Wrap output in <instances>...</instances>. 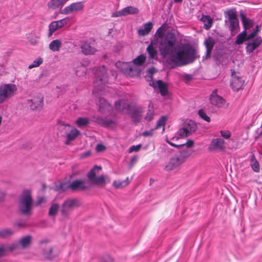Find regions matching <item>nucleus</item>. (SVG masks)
<instances>
[{
  "instance_id": "nucleus-1",
  "label": "nucleus",
  "mask_w": 262,
  "mask_h": 262,
  "mask_svg": "<svg viewBox=\"0 0 262 262\" xmlns=\"http://www.w3.org/2000/svg\"><path fill=\"white\" fill-rule=\"evenodd\" d=\"M176 42L174 34L167 32V25L163 24L156 31L154 40L146 48L149 60L158 58V51L155 45L158 44L161 55H169V60L172 64L181 67L192 62L196 58L194 49L188 43H180L176 46Z\"/></svg>"
},
{
  "instance_id": "nucleus-2",
  "label": "nucleus",
  "mask_w": 262,
  "mask_h": 262,
  "mask_svg": "<svg viewBox=\"0 0 262 262\" xmlns=\"http://www.w3.org/2000/svg\"><path fill=\"white\" fill-rule=\"evenodd\" d=\"M146 59V56L141 54L137 56L132 62L118 61L115 66L117 69L121 71L124 74L134 77L138 76L140 74L141 66Z\"/></svg>"
},
{
  "instance_id": "nucleus-3",
  "label": "nucleus",
  "mask_w": 262,
  "mask_h": 262,
  "mask_svg": "<svg viewBox=\"0 0 262 262\" xmlns=\"http://www.w3.org/2000/svg\"><path fill=\"white\" fill-rule=\"evenodd\" d=\"M108 82L106 68L104 66L99 67L95 70V81L93 93L96 95L99 92L102 94L105 89L104 85Z\"/></svg>"
},
{
  "instance_id": "nucleus-4",
  "label": "nucleus",
  "mask_w": 262,
  "mask_h": 262,
  "mask_svg": "<svg viewBox=\"0 0 262 262\" xmlns=\"http://www.w3.org/2000/svg\"><path fill=\"white\" fill-rule=\"evenodd\" d=\"M32 204L33 202L30 191L25 190L19 199L18 207L20 211L24 214H31Z\"/></svg>"
},
{
  "instance_id": "nucleus-5",
  "label": "nucleus",
  "mask_w": 262,
  "mask_h": 262,
  "mask_svg": "<svg viewBox=\"0 0 262 262\" xmlns=\"http://www.w3.org/2000/svg\"><path fill=\"white\" fill-rule=\"evenodd\" d=\"M225 22L232 36L235 35L239 31V21L237 18L236 12L233 10H229L225 12Z\"/></svg>"
},
{
  "instance_id": "nucleus-6",
  "label": "nucleus",
  "mask_w": 262,
  "mask_h": 262,
  "mask_svg": "<svg viewBox=\"0 0 262 262\" xmlns=\"http://www.w3.org/2000/svg\"><path fill=\"white\" fill-rule=\"evenodd\" d=\"M59 130L62 136L66 138L65 143L69 145L77 138L80 135V132L74 126L64 123H61L59 126Z\"/></svg>"
},
{
  "instance_id": "nucleus-7",
  "label": "nucleus",
  "mask_w": 262,
  "mask_h": 262,
  "mask_svg": "<svg viewBox=\"0 0 262 262\" xmlns=\"http://www.w3.org/2000/svg\"><path fill=\"white\" fill-rule=\"evenodd\" d=\"M166 141L172 146L178 147H182L184 148V149H183L182 150H180L179 152L177 154V155L179 156L184 162H185V160L189 156H190L193 152V150L190 148V147L193 146L194 144V142L192 140H189L185 143L179 144H174L169 141L168 139L166 140Z\"/></svg>"
},
{
  "instance_id": "nucleus-8",
  "label": "nucleus",
  "mask_w": 262,
  "mask_h": 262,
  "mask_svg": "<svg viewBox=\"0 0 262 262\" xmlns=\"http://www.w3.org/2000/svg\"><path fill=\"white\" fill-rule=\"evenodd\" d=\"M80 205V202L76 199H68L66 200L62 204L61 213L62 216H68L73 209L78 207Z\"/></svg>"
},
{
  "instance_id": "nucleus-9",
  "label": "nucleus",
  "mask_w": 262,
  "mask_h": 262,
  "mask_svg": "<svg viewBox=\"0 0 262 262\" xmlns=\"http://www.w3.org/2000/svg\"><path fill=\"white\" fill-rule=\"evenodd\" d=\"M196 128V124L193 121L187 120L184 122L183 127L178 130V134L180 137H186L194 133Z\"/></svg>"
},
{
  "instance_id": "nucleus-10",
  "label": "nucleus",
  "mask_w": 262,
  "mask_h": 262,
  "mask_svg": "<svg viewBox=\"0 0 262 262\" xmlns=\"http://www.w3.org/2000/svg\"><path fill=\"white\" fill-rule=\"evenodd\" d=\"M48 239H43L39 241L40 252L42 256L47 259H52L53 258V248L52 246L47 245L49 243Z\"/></svg>"
},
{
  "instance_id": "nucleus-11",
  "label": "nucleus",
  "mask_w": 262,
  "mask_h": 262,
  "mask_svg": "<svg viewBox=\"0 0 262 262\" xmlns=\"http://www.w3.org/2000/svg\"><path fill=\"white\" fill-rule=\"evenodd\" d=\"M69 17H66L60 20L52 21L49 26V36H51L56 30L62 28L69 22Z\"/></svg>"
},
{
  "instance_id": "nucleus-12",
  "label": "nucleus",
  "mask_w": 262,
  "mask_h": 262,
  "mask_svg": "<svg viewBox=\"0 0 262 262\" xmlns=\"http://www.w3.org/2000/svg\"><path fill=\"white\" fill-rule=\"evenodd\" d=\"M31 241V236L26 235L20 238L17 242L11 244L10 246H14V250L16 249H26L30 246Z\"/></svg>"
},
{
  "instance_id": "nucleus-13",
  "label": "nucleus",
  "mask_w": 262,
  "mask_h": 262,
  "mask_svg": "<svg viewBox=\"0 0 262 262\" xmlns=\"http://www.w3.org/2000/svg\"><path fill=\"white\" fill-rule=\"evenodd\" d=\"M184 162L177 154L174 155L170 159L168 163L166 165L167 170H172L178 168Z\"/></svg>"
},
{
  "instance_id": "nucleus-14",
  "label": "nucleus",
  "mask_w": 262,
  "mask_h": 262,
  "mask_svg": "<svg viewBox=\"0 0 262 262\" xmlns=\"http://www.w3.org/2000/svg\"><path fill=\"white\" fill-rule=\"evenodd\" d=\"M225 142L224 139L217 138L212 139L209 145L208 149L210 151H214L217 150H224L225 149Z\"/></svg>"
},
{
  "instance_id": "nucleus-15",
  "label": "nucleus",
  "mask_w": 262,
  "mask_h": 262,
  "mask_svg": "<svg viewBox=\"0 0 262 262\" xmlns=\"http://www.w3.org/2000/svg\"><path fill=\"white\" fill-rule=\"evenodd\" d=\"M83 7V3L82 2L74 3L71 4L69 6L65 7L63 9L62 13L65 14H70L73 12H77L82 10Z\"/></svg>"
},
{
  "instance_id": "nucleus-16",
  "label": "nucleus",
  "mask_w": 262,
  "mask_h": 262,
  "mask_svg": "<svg viewBox=\"0 0 262 262\" xmlns=\"http://www.w3.org/2000/svg\"><path fill=\"white\" fill-rule=\"evenodd\" d=\"M210 101L212 104L217 107H223L226 104L225 100L217 94L216 90L212 92L210 97Z\"/></svg>"
},
{
  "instance_id": "nucleus-17",
  "label": "nucleus",
  "mask_w": 262,
  "mask_h": 262,
  "mask_svg": "<svg viewBox=\"0 0 262 262\" xmlns=\"http://www.w3.org/2000/svg\"><path fill=\"white\" fill-rule=\"evenodd\" d=\"M89 187L84 180H77L71 182V189L75 191L84 190Z\"/></svg>"
},
{
  "instance_id": "nucleus-18",
  "label": "nucleus",
  "mask_w": 262,
  "mask_h": 262,
  "mask_svg": "<svg viewBox=\"0 0 262 262\" xmlns=\"http://www.w3.org/2000/svg\"><path fill=\"white\" fill-rule=\"evenodd\" d=\"M262 42V38L261 37L258 36L256 37L252 41L248 42L246 46V51L251 53H252L254 50L258 48Z\"/></svg>"
},
{
  "instance_id": "nucleus-19",
  "label": "nucleus",
  "mask_w": 262,
  "mask_h": 262,
  "mask_svg": "<svg viewBox=\"0 0 262 262\" xmlns=\"http://www.w3.org/2000/svg\"><path fill=\"white\" fill-rule=\"evenodd\" d=\"M149 85L152 86L154 89H159L161 95L166 96L167 94V87L166 84L162 80H157L152 81L149 83Z\"/></svg>"
},
{
  "instance_id": "nucleus-20",
  "label": "nucleus",
  "mask_w": 262,
  "mask_h": 262,
  "mask_svg": "<svg viewBox=\"0 0 262 262\" xmlns=\"http://www.w3.org/2000/svg\"><path fill=\"white\" fill-rule=\"evenodd\" d=\"M80 49L82 53L85 55L94 54L96 51V49L86 41L81 42Z\"/></svg>"
},
{
  "instance_id": "nucleus-21",
  "label": "nucleus",
  "mask_w": 262,
  "mask_h": 262,
  "mask_svg": "<svg viewBox=\"0 0 262 262\" xmlns=\"http://www.w3.org/2000/svg\"><path fill=\"white\" fill-rule=\"evenodd\" d=\"M31 103L30 106L33 110H39L43 106V97L39 96L35 97L29 101Z\"/></svg>"
},
{
  "instance_id": "nucleus-22",
  "label": "nucleus",
  "mask_w": 262,
  "mask_h": 262,
  "mask_svg": "<svg viewBox=\"0 0 262 262\" xmlns=\"http://www.w3.org/2000/svg\"><path fill=\"white\" fill-rule=\"evenodd\" d=\"M115 108L119 111L124 113H128L129 110V104L127 101L125 100H120L115 102Z\"/></svg>"
},
{
  "instance_id": "nucleus-23",
  "label": "nucleus",
  "mask_w": 262,
  "mask_h": 262,
  "mask_svg": "<svg viewBox=\"0 0 262 262\" xmlns=\"http://www.w3.org/2000/svg\"><path fill=\"white\" fill-rule=\"evenodd\" d=\"M153 27V24L148 21L144 24L141 28L138 29V33L140 36L148 35Z\"/></svg>"
},
{
  "instance_id": "nucleus-24",
  "label": "nucleus",
  "mask_w": 262,
  "mask_h": 262,
  "mask_svg": "<svg viewBox=\"0 0 262 262\" xmlns=\"http://www.w3.org/2000/svg\"><path fill=\"white\" fill-rule=\"evenodd\" d=\"M143 108L141 106L136 107L132 114V118L134 122H138L143 118Z\"/></svg>"
},
{
  "instance_id": "nucleus-25",
  "label": "nucleus",
  "mask_w": 262,
  "mask_h": 262,
  "mask_svg": "<svg viewBox=\"0 0 262 262\" xmlns=\"http://www.w3.org/2000/svg\"><path fill=\"white\" fill-rule=\"evenodd\" d=\"M244 83V81L241 78L234 76L231 80V86L234 91H238L242 89Z\"/></svg>"
},
{
  "instance_id": "nucleus-26",
  "label": "nucleus",
  "mask_w": 262,
  "mask_h": 262,
  "mask_svg": "<svg viewBox=\"0 0 262 262\" xmlns=\"http://www.w3.org/2000/svg\"><path fill=\"white\" fill-rule=\"evenodd\" d=\"M214 41L213 39L209 37L204 41V45L206 48V57H209L211 54L212 49L214 46Z\"/></svg>"
},
{
  "instance_id": "nucleus-27",
  "label": "nucleus",
  "mask_w": 262,
  "mask_h": 262,
  "mask_svg": "<svg viewBox=\"0 0 262 262\" xmlns=\"http://www.w3.org/2000/svg\"><path fill=\"white\" fill-rule=\"evenodd\" d=\"M62 42L59 39H55L52 41L49 46V49L53 52L59 51L61 47Z\"/></svg>"
},
{
  "instance_id": "nucleus-28",
  "label": "nucleus",
  "mask_w": 262,
  "mask_h": 262,
  "mask_svg": "<svg viewBox=\"0 0 262 262\" xmlns=\"http://www.w3.org/2000/svg\"><path fill=\"white\" fill-rule=\"evenodd\" d=\"M101 169V167L98 166H95L88 173V177L89 179L92 182L96 178V175L99 171Z\"/></svg>"
},
{
  "instance_id": "nucleus-29",
  "label": "nucleus",
  "mask_w": 262,
  "mask_h": 262,
  "mask_svg": "<svg viewBox=\"0 0 262 262\" xmlns=\"http://www.w3.org/2000/svg\"><path fill=\"white\" fill-rule=\"evenodd\" d=\"M250 166L252 170L256 172H258L260 170L259 164L255 158L254 155L250 156Z\"/></svg>"
},
{
  "instance_id": "nucleus-30",
  "label": "nucleus",
  "mask_w": 262,
  "mask_h": 262,
  "mask_svg": "<svg viewBox=\"0 0 262 262\" xmlns=\"http://www.w3.org/2000/svg\"><path fill=\"white\" fill-rule=\"evenodd\" d=\"M249 40L248 39V35L246 30H244L237 36L235 43L239 45L242 44L245 41Z\"/></svg>"
},
{
  "instance_id": "nucleus-31",
  "label": "nucleus",
  "mask_w": 262,
  "mask_h": 262,
  "mask_svg": "<svg viewBox=\"0 0 262 262\" xmlns=\"http://www.w3.org/2000/svg\"><path fill=\"white\" fill-rule=\"evenodd\" d=\"M124 16L129 14H136L138 13L139 10L137 8L133 6H128L122 9Z\"/></svg>"
},
{
  "instance_id": "nucleus-32",
  "label": "nucleus",
  "mask_w": 262,
  "mask_h": 262,
  "mask_svg": "<svg viewBox=\"0 0 262 262\" xmlns=\"http://www.w3.org/2000/svg\"><path fill=\"white\" fill-rule=\"evenodd\" d=\"M106 181L110 182V178L108 177H105L104 176H100L96 177L92 183L96 185H102L104 184Z\"/></svg>"
},
{
  "instance_id": "nucleus-33",
  "label": "nucleus",
  "mask_w": 262,
  "mask_h": 262,
  "mask_svg": "<svg viewBox=\"0 0 262 262\" xmlns=\"http://www.w3.org/2000/svg\"><path fill=\"white\" fill-rule=\"evenodd\" d=\"M78 67L75 68V73L78 76H82L85 74L86 67L81 62H77Z\"/></svg>"
},
{
  "instance_id": "nucleus-34",
  "label": "nucleus",
  "mask_w": 262,
  "mask_h": 262,
  "mask_svg": "<svg viewBox=\"0 0 262 262\" xmlns=\"http://www.w3.org/2000/svg\"><path fill=\"white\" fill-rule=\"evenodd\" d=\"M14 247V246H10V245L0 246V258L5 255L7 252L13 250Z\"/></svg>"
},
{
  "instance_id": "nucleus-35",
  "label": "nucleus",
  "mask_w": 262,
  "mask_h": 262,
  "mask_svg": "<svg viewBox=\"0 0 262 262\" xmlns=\"http://www.w3.org/2000/svg\"><path fill=\"white\" fill-rule=\"evenodd\" d=\"M59 209V205L56 203H53L51 205L49 210V215L50 216H55L56 215Z\"/></svg>"
},
{
  "instance_id": "nucleus-36",
  "label": "nucleus",
  "mask_w": 262,
  "mask_h": 262,
  "mask_svg": "<svg viewBox=\"0 0 262 262\" xmlns=\"http://www.w3.org/2000/svg\"><path fill=\"white\" fill-rule=\"evenodd\" d=\"M89 122V119L87 118L79 117L75 122L79 127H82L86 126Z\"/></svg>"
},
{
  "instance_id": "nucleus-37",
  "label": "nucleus",
  "mask_w": 262,
  "mask_h": 262,
  "mask_svg": "<svg viewBox=\"0 0 262 262\" xmlns=\"http://www.w3.org/2000/svg\"><path fill=\"white\" fill-rule=\"evenodd\" d=\"M128 184V178H127L125 180L122 181H114L113 185L116 188L118 189L125 187Z\"/></svg>"
},
{
  "instance_id": "nucleus-38",
  "label": "nucleus",
  "mask_w": 262,
  "mask_h": 262,
  "mask_svg": "<svg viewBox=\"0 0 262 262\" xmlns=\"http://www.w3.org/2000/svg\"><path fill=\"white\" fill-rule=\"evenodd\" d=\"M63 6L60 0H51L48 3V7L52 9H55Z\"/></svg>"
},
{
  "instance_id": "nucleus-39",
  "label": "nucleus",
  "mask_w": 262,
  "mask_h": 262,
  "mask_svg": "<svg viewBox=\"0 0 262 262\" xmlns=\"http://www.w3.org/2000/svg\"><path fill=\"white\" fill-rule=\"evenodd\" d=\"M99 110L101 111L109 110L110 105L107 103L106 100L102 98H100L99 100Z\"/></svg>"
},
{
  "instance_id": "nucleus-40",
  "label": "nucleus",
  "mask_w": 262,
  "mask_h": 262,
  "mask_svg": "<svg viewBox=\"0 0 262 262\" xmlns=\"http://www.w3.org/2000/svg\"><path fill=\"white\" fill-rule=\"evenodd\" d=\"M242 23L245 28V30L250 29L253 26V21L246 17L243 16L242 18Z\"/></svg>"
},
{
  "instance_id": "nucleus-41",
  "label": "nucleus",
  "mask_w": 262,
  "mask_h": 262,
  "mask_svg": "<svg viewBox=\"0 0 262 262\" xmlns=\"http://www.w3.org/2000/svg\"><path fill=\"white\" fill-rule=\"evenodd\" d=\"M202 20L204 23V28L209 29L211 27L212 24V19L208 16H203L202 17Z\"/></svg>"
},
{
  "instance_id": "nucleus-42",
  "label": "nucleus",
  "mask_w": 262,
  "mask_h": 262,
  "mask_svg": "<svg viewBox=\"0 0 262 262\" xmlns=\"http://www.w3.org/2000/svg\"><path fill=\"white\" fill-rule=\"evenodd\" d=\"M43 62V59L41 57H38L35 59L32 63L30 64L28 68L31 69L33 68L37 67L39 66Z\"/></svg>"
},
{
  "instance_id": "nucleus-43",
  "label": "nucleus",
  "mask_w": 262,
  "mask_h": 262,
  "mask_svg": "<svg viewBox=\"0 0 262 262\" xmlns=\"http://www.w3.org/2000/svg\"><path fill=\"white\" fill-rule=\"evenodd\" d=\"M13 231L10 229H4L0 230V237H6L12 235Z\"/></svg>"
},
{
  "instance_id": "nucleus-44",
  "label": "nucleus",
  "mask_w": 262,
  "mask_h": 262,
  "mask_svg": "<svg viewBox=\"0 0 262 262\" xmlns=\"http://www.w3.org/2000/svg\"><path fill=\"white\" fill-rule=\"evenodd\" d=\"M101 123L103 125L106 126H111L115 124L114 120L106 118L102 120Z\"/></svg>"
},
{
  "instance_id": "nucleus-45",
  "label": "nucleus",
  "mask_w": 262,
  "mask_h": 262,
  "mask_svg": "<svg viewBox=\"0 0 262 262\" xmlns=\"http://www.w3.org/2000/svg\"><path fill=\"white\" fill-rule=\"evenodd\" d=\"M198 114L199 116L204 120L208 122L210 121V117L206 115L205 112L203 110H199Z\"/></svg>"
},
{
  "instance_id": "nucleus-46",
  "label": "nucleus",
  "mask_w": 262,
  "mask_h": 262,
  "mask_svg": "<svg viewBox=\"0 0 262 262\" xmlns=\"http://www.w3.org/2000/svg\"><path fill=\"white\" fill-rule=\"evenodd\" d=\"M166 118L164 116L161 117L157 121L156 128L157 129L161 126H164L165 124Z\"/></svg>"
},
{
  "instance_id": "nucleus-47",
  "label": "nucleus",
  "mask_w": 262,
  "mask_h": 262,
  "mask_svg": "<svg viewBox=\"0 0 262 262\" xmlns=\"http://www.w3.org/2000/svg\"><path fill=\"white\" fill-rule=\"evenodd\" d=\"M221 136L225 139H229L231 136V133L228 130H222L220 131Z\"/></svg>"
},
{
  "instance_id": "nucleus-48",
  "label": "nucleus",
  "mask_w": 262,
  "mask_h": 262,
  "mask_svg": "<svg viewBox=\"0 0 262 262\" xmlns=\"http://www.w3.org/2000/svg\"><path fill=\"white\" fill-rule=\"evenodd\" d=\"M69 189H71V182H67L60 184V189L66 191Z\"/></svg>"
},
{
  "instance_id": "nucleus-49",
  "label": "nucleus",
  "mask_w": 262,
  "mask_h": 262,
  "mask_svg": "<svg viewBox=\"0 0 262 262\" xmlns=\"http://www.w3.org/2000/svg\"><path fill=\"white\" fill-rule=\"evenodd\" d=\"M154 116V112L153 110H149L148 112L147 113L146 115L144 117V119L147 121L151 120Z\"/></svg>"
},
{
  "instance_id": "nucleus-50",
  "label": "nucleus",
  "mask_w": 262,
  "mask_h": 262,
  "mask_svg": "<svg viewBox=\"0 0 262 262\" xmlns=\"http://www.w3.org/2000/svg\"><path fill=\"white\" fill-rule=\"evenodd\" d=\"M259 32V29H258V26H256V30L250 33L249 35H248V39H252L253 38H254L256 35L258 33V32Z\"/></svg>"
},
{
  "instance_id": "nucleus-51",
  "label": "nucleus",
  "mask_w": 262,
  "mask_h": 262,
  "mask_svg": "<svg viewBox=\"0 0 262 262\" xmlns=\"http://www.w3.org/2000/svg\"><path fill=\"white\" fill-rule=\"evenodd\" d=\"M141 147V145L139 144L137 145L132 146L129 149V152H132L133 151H138L140 150Z\"/></svg>"
},
{
  "instance_id": "nucleus-52",
  "label": "nucleus",
  "mask_w": 262,
  "mask_h": 262,
  "mask_svg": "<svg viewBox=\"0 0 262 262\" xmlns=\"http://www.w3.org/2000/svg\"><path fill=\"white\" fill-rule=\"evenodd\" d=\"M124 16L123 14V10L121 9V10H119L118 11L115 12V13H113L112 16L113 17H120Z\"/></svg>"
},
{
  "instance_id": "nucleus-53",
  "label": "nucleus",
  "mask_w": 262,
  "mask_h": 262,
  "mask_svg": "<svg viewBox=\"0 0 262 262\" xmlns=\"http://www.w3.org/2000/svg\"><path fill=\"white\" fill-rule=\"evenodd\" d=\"M100 262H114V260L111 257L108 256L103 258Z\"/></svg>"
},
{
  "instance_id": "nucleus-54",
  "label": "nucleus",
  "mask_w": 262,
  "mask_h": 262,
  "mask_svg": "<svg viewBox=\"0 0 262 262\" xmlns=\"http://www.w3.org/2000/svg\"><path fill=\"white\" fill-rule=\"evenodd\" d=\"M183 78L186 82H188L192 79V76L189 74H185L183 76Z\"/></svg>"
},
{
  "instance_id": "nucleus-55",
  "label": "nucleus",
  "mask_w": 262,
  "mask_h": 262,
  "mask_svg": "<svg viewBox=\"0 0 262 262\" xmlns=\"http://www.w3.org/2000/svg\"><path fill=\"white\" fill-rule=\"evenodd\" d=\"M105 149V146L102 144H98L96 146V150L97 151H101Z\"/></svg>"
},
{
  "instance_id": "nucleus-56",
  "label": "nucleus",
  "mask_w": 262,
  "mask_h": 262,
  "mask_svg": "<svg viewBox=\"0 0 262 262\" xmlns=\"http://www.w3.org/2000/svg\"><path fill=\"white\" fill-rule=\"evenodd\" d=\"M143 136H149V137H151L152 136V130H150V131H145L142 134Z\"/></svg>"
},
{
  "instance_id": "nucleus-57",
  "label": "nucleus",
  "mask_w": 262,
  "mask_h": 262,
  "mask_svg": "<svg viewBox=\"0 0 262 262\" xmlns=\"http://www.w3.org/2000/svg\"><path fill=\"white\" fill-rule=\"evenodd\" d=\"M30 45L35 46L38 43V40L37 39H31L29 41Z\"/></svg>"
},
{
  "instance_id": "nucleus-58",
  "label": "nucleus",
  "mask_w": 262,
  "mask_h": 262,
  "mask_svg": "<svg viewBox=\"0 0 262 262\" xmlns=\"http://www.w3.org/2000/svg\"><path fill=\"white\" fill-rule=\"evenodd\" d=\"M137 159L138 158L136 156H134V157H133L130 160V163L132 164H134L137 160Z\"/></svg>"
},
{
  "instance_id": "nucleus-59",
  "label": "nucleus",
  "mask_w": 262,
  "mask_h": 262,
  "mask_svg": "<svg viewBox=\"0 0 262 262\" xmlns=\"http://www.w3.org/2000/svg\"><path fill=\"white\" fill-rule=\"evenodd\" d=\"M43 201H44V199L43 198H40L38 199V200H37V204L39 205L42 202H43Z\"/></svg>"
},
{
  "instance_id": "nucleus-60",
  "label": "nucleus",
  "mask_w": 262,
  "mask_h": 262,
  "mask_svg": "<svg viewBox=\"0 0 262 262\" xmlns=\"http://www.w3.org/2000/svg\"><path fill=\"white\" fill-rule=\"evenodd\" d=\"M155 69L154 68H151L148 70V72L149 74H152L155 72Z\"/></svg>"
},
{
  "instance_id": "nucleus-61",
  "label": "nucleus",
  "mask_w": 262,
  "mask_h": 262,
  "mask_svg": "<svg viewBox=\"0 0 262 262\" xmlns=\"http://www.w3.org/2000/svg\"><path fill=\"white\" fill-rule=\"evenodd\" d=\"M69 0H60V2L64 5Z\"/></svg>"
},
{
  "instance_id": "nucleus-62",
  "label": "nucleus",
  "mask_w": 262,
  "mask_h": 262,
  "mask_svg": "<svg viewBox=\"0 0 262 262\" xmlns=\"http://www.w3.org/2000/svg\"><path fill=\"white\" fill-rule=\"evenodd\" d=\"M183 0H173V2L176 3H181Z\"/></svg>"
},
{
  "instance_id": "nucleus-63",
  "label": "nucleus",
  "mask_w": 262,
  "mask_h": 262,
  "mask_svg": "<svg viewBox=\"0 0 262 262\" xmlns=\"http://www.w3.org/2000/svg\"><path fill=\"white\" fill-rule=\"evenodd\" d=\"M2 117L1 116H0V125L2 123Z\"/></svg>"
},
{
  "instance_id": "nucleus-64",
  "label": "nucleus",
  "mask_w": 262,
  "mask_h": 262,
  "mask_svg": "<svg viewBox=\"0 0 262 262\" xmlns=\"http://www.w3.org/2000/svg\"><path fill=\"white\" fill-rule=\"evenodd\" d=\"M229 148H233V146H229Z\"/></svg>"
}]
</instances>
